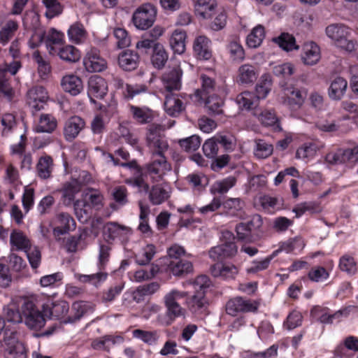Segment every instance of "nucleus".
<instances>
[{
    "mask_svg": "<svg viewBox=\"0 0 358 358\" xmlns=\"http://www.w3.org/2000/svg\"><path fill=\"white\" fill-rule=\"evenodd\" d=\"M143 191L148 194V199L154 206L164 203L171 196V188L166 184H157L151 187L148 185V190Z\"/></svg>",
    "mask_w": 358,
    "mask_h": 358,
    "instance_id": "17",
    "label": "nucleus"
},
{
    "mask_svg": "<svg viewBox=\"0 0 358 358\" xmlns=\"http://www.w3.org/2000/svg\"><path fill=\"white\" fill-rule=\"evenodd\" d=\"M236 102L242 110H251L258 104L257 96L254 92L248 91L239 94L236 98Z\"/></svg>",
    "mask_w": 358,
    "mask_h": 358,
    "instance_id": "41",
    "label": "nucleus"
},
{
    "mask_svg": "<svg viewBox=\"0 0 358 358\" xmlns=\"http://www.w3.org/2000/svg\"><path fill=\"white\" fill-rule=\"evenodd\" d=\"M339 268L342 271L350 275H355L358 271V266L354 257L347 254L340 258Z\"/></svg>",
    "mask_w": 358,
    "mask_h": 358,
    "instance_id": "57",
    "label": "nucleus"
},
{
    "mask_svg": "<svg viewBox=\"0 0 358 358\" xmlns=\"http://www.w3.org/2000/svg\"><path fill=\"white\" fill-rule=\"evenodd\" d=\"M164 108L166 113L172 117L178 116L185 109L183 102L178 94L173 92H168L165 95Z\"/></svg>",
    "mask_w": 358,
    "mask_h": 358,
    "instance_id": "24",
    "label": "nucleus"
},
{
    "mask_svg": "<svg viewBox=\"0 0 358 358\" xmlns=\"http://www.w3.org/2000/svg\"><path fill=\"white\" fill-rule=\"evenodd\" d=\"M205 106L210 115L216 116L223 113V99L217 95L206 96Z\"/></svg>",
    "mask_w": 358,
    "mask_h": 358,
    "instance_id": "43",
    "label": "nucleus"
},
{
    "mask_svg": "<svg viewBox=\"0 0 358 358\" xmlns=\"http://www.w3.org/2000/svg\"><path fill=\"white\" fill-rule=\"evenodd\" d=\"M238 81L243 84L255 82L257 78L255 67L250 64H243L238 69Z\"/></svg>",
    "mask_w": 358,
    "mask_h": 358,
    "instance_id": "51",
    "label": "nucleus"
},
{
    "mask_svg": "<svg viewBox=\"0 0 358 358\" xmlns=\"http://www.w3.org/2000/svg\"><path fill=\"white\" fill-rule=\"evenodd\" d=\"M124 341V338L121 336L107 335L100 339L92 341V347L94 350H103L109 351L110 348L117 344H121Z\"/></svg>",
    "mask_w": 358,
    "mask_h": 358,
    "instance_id": "34",
    "label": "nucleus"
},
{
    "mask_svg": "<svg viewBox=\"0 0 358 358\" xmlns=\"http://www.w3.org/2000/svg\"><path fill=\"white\" fill-rule=\"evenodd\" d=\"M123 230V227L119 224L115 222H108L103 227V234L104 238L107 241H114L122 234Z\"/></svg>",
    "mask_w": 358,
    "mask_h": 358,
    "instance_id": "60",
    "label": "nucleus"
},
{
    "mask_svg": "<svg viewBox=\"0 0 358 358\" xmlns=\"http://www.w3.org/2000/svg\"><path fill=\"white\" fill-rule=\"evenodd\" d=\"M186 296L187 292L177 289H172L164 296L166 311L165 315L159 318L163 325L169 326L176 318L184 315L185 310L180 306L178 301Z\"/></svg>",
    "mask_w": 358,
    "mask_h": 358,
    "instance_id": "2",
    "label": "nucleus"
},
{
    "mask_svg": "<svg viewBox=\"0 0 358 358\" xmlns=\"http://www.w3.org/2000/svg\"><path fill=\"white\" fill-rule=\"evenodd\" d=\"M83 65L88 72H101L106 69L107 62L97 48H91L83 58Z\"/></svg>",
    "mask_w": 358,
    "mask_h": 358,
    "instance_id": "13",
    "label": "nucleus"
},
{
    "mask_svg": "<svg viewBox=\"0 0 358 358\" xmlns=\"http://www.w3.org/2000/svg\"><path fill=\"white\" fill-rule=\"evenodd\" d=\"M259 121L266 127H271L275 131H281L279 120L273 110H265L259 115Z\"/></svg>",
    "mask_w": 358,
    "mask_h": 358,
    "instance_id": "52",
    "label": "nucleus"
},
{
    "mask_svg": "<svg viewBox=\"0 0 358 358\" xmlns=\"http://www.w3.org/2000/svg\"><path fill=\"white\" fill-rule=\"evenodd\" d=\"M211 41L205 36H199L194 42L193 50L196 57L202 60H208L212 57Z\"/></svg>",
    "mask_w": 358,
    "mask_h": 358,
    "instance_id": "23",
    "label": "nucleus"
},
{
    "mask_svg": "<svg viewBox=\"0 0 358 358\" xmlns=\"http://www.w3.org/2000/svg\"><path fill=\"white\" fill-rule=\"evenodd\" d=\"M215 0H196L194 3L195 14L203 19L211 17L216 8Z\"/></svg>",
    "mask_w": 358,
    "mask_h": 358,
    "instance_id": "35",
    "label": "nucleus"
},
{
    "mask_svg": "<svg viewBox=\"0 0 358 358\" xmlns=\"http://www.w3.org/2000/svg\"><path fill=\"white\" fill-rule=\"evenodd\" d=\"M110 248L106 244H100L98 259L96 262L97 271L90 275H80L79 280L83 283H89L96 287L104 282L108 275L106 270L110 260Z\"/></svg>",
    "mask_w": 358,
    "mask_h": 358,
    "instance_id": "1",
    "label": "nucleus"
},
{
    "mask_svg": "<svg viewBox=\"0 0 358 358\" xmlns=\"http://www.w3.org/2000/svg\"><path fill=\"white\" fill-rule=\"evenodd\" d=\"M80 189L76 182L72 180L64 183L62 188L63 203L68 206L74 203L75 196Z\"/></svg>",
    "mask_w": 358,
    "mask_h": 358,
    "instance_id": "40",
    "label": "nucleus"
},
{
    "mask_svg": "<svg viewBox=\"0 0 358 358\" xmlns=\"http://www.w3.org/2000/svg\"><path fill=\"white\" fill-rule=\"evenodd\" d=\"M145 166H139L132 171V176L126 180V183L141 190H148V184L145 181Z\"/></svg>",
    "mask_w": 358,
    "mask_h": 358,
    "instance_id": "32",
    "label": "nucleus"
},
{
    "mask_svg": "<svg viewBox=\"0 0 358 358\" xmlns=\"http://www.w3.org/2000/svg\"><path fill=\"white\" fill-rule=\"evenodd\" d=\"M222 237L226 241L209 250V257L213 261L230 258L237 253L238 248L234 241L235 238L233 234L230 231H225L223 233Z\"/></svg>",
    "mask_w": 358,
    "mask_h": 358,
    "instance_id": "6",
    "label": "nucleus"
},
{
    "mask_svg": "<svg viewBox=\"0 0 358 358\" xmlns=\"http://www.w3.org/2000/svg\"><path fill=\"white\" fill-rule=\"evenodd\" d=\"M169 268L173 275L180 276L192 272L193 266L188 260H171L169 263Z\"/></svg>",
    "mask_w": 358,
    "mask_h": 358,
    "instance_id": "44",
    "label": "nucleus"
},
{
    "mask_svg": "<svg viewBox=\"0 0 358 358\" xmlns=\"http://www.w3.org/2000/svg\"><path fill=\"white\" fill-rule=\"evenodd\" d=\"M59 57L68 63H75L80 58V51L71 45H66L59 47L57 49L56 54Z\"/></svg>",
    "mask_w": 358,
    "mask_h": 358,
    "instance_id": "37",
    "label": "nucleus"
},
{
    "mask_svg": "<svg viewBox=\"0 0 358 358\" xmlns=\"http://www.w3.org/2000/svg\"><path fill=\"white\" fill-rule=\"evenodd\" d=\"M145 166V177L152 182L162 181L167 173L171 170V166L165 156L157 157L152 156L151 161Z\"/></svg>",
    "mask_w": 358,
    "mask_h": 358,
    "instance_id": "5",
    "label": "nucleus"
},
{
    "mask_svg": "<svg viewBox=\"0 0 358 358\" xmlns=\"http://www.w3.org/2000/svg\"><path fill=\"white\" fill-rule=\"evenodd\" d=\"M18 28L17 23L14 20H8L0 30V43L6 45L12 38Z\"/></svg>",
    "mask_w": 358,
    "mask_h": 358,
    "instance_id": "59",
    "label": "nucleus"
},
{
    "mask_svg": "<svg viewBox=\"0 0 358 358\" xmlns=\"http://www.w3.org/2000/svg\"><path fill=\"white\" fill-rule=\"evenodd\" d=\"M159 289V285L157 282H151L137 287L133 294L134 300L140 302L143 300V297L155 293Z\"/></svg>",
    "mask_w": 358,
    "mask_h": 358,
    "instance_id": "54",
    "label": "nucleus"
},
{
    "mask_svg": "<svg viewBox=\"0 0 358 358\" xmlns=\"http://www.w3.org/2000/svg\"><path fill=\"white\" fill-rule=\"evenodd\" d=\"M3 311L7 322L18 324L23 321L22 311H20L18 306L14 301L5 307Z\"/></svg>",
    "mask_w": 358,
    "mask_h": 358,
    "instance_id": "53",
    "label": "nucleus"
},
{
    "mask_svg": "<svg viewBox=\"0 0 358 358\" xmlns=\"http://www.w3.org/2000/svg\"><path fill=\"white\" fill-rule=\"evenodd\" d=\"M69 39L76 44L83 43L87 36V32L83 25L79 22L73 24L67 31Z\"/></svg>",
    "mask_w": 358,
    "mask_h": 358,
    "instance_id": "45",
    "label": "nucleus"
},
{
    "mask_svg": "<svg viewBox=\"0 0 358 358\" xmlns=\"http://www.w3.org/2000/svg\"><path fill=\"white\" fill-rule=\"evenodd\" d=\"M263 224L261 215L254 214L249 219L238 224L236 231L238 239L243 241L250 242L252 239V233L259 229Z\"/></svg>",
    "mask_w": 358,
    "mask_h": 358,
    "instance_id": "9",
    "label": "nucleus"
},
{
    "mask_svg": "<svg viewBox=\"0 0 358 358\" xmlns=\"http://www.w3.org/2000/svg\"><path fill=\"white\" fill-rule=\"evenodd\" d=\"M258 307V303L254 300L236 297L227 303L226 312L230 315L236 316L239 313H255Z\"/></svg>",
    "mask_w": 358,
    "mask_h": 358,
    "instance_id": "10",
    "label": "nucleus"
},
{
    "mask_svg": "<svg viewBox=\"0 0 358 358\" xmlns=\"http://www.w3.org/2000/svg\"><path fill=\"white\" fill-rule=\"evenodd\" d=\"M264 37V27L261 24H258L248 34L246 39L247 45L249 48H256L262 44Z\"/></svg>",
    "mask_w": 358,
    "mask_h": 358,
    "instance_id": "47",
    "label": "nucleus"
},
{
    "mask_svg": "<svg viewBox=\"0 0 358 358\" xmlns=\"http://www.w3.org/2000/svg\"><path fill=\"white\" fill-rule=\"evenodd\" d=\"M103 196L97 189H89L83 194V206L99 210L103 206Z\"/></svg>",
    "mask_w": 358,
    "mask_h": 358,
    "instance_id": "33",
    "label": "nucleus"
},
{
    "mask_svg": "<svg viewBox=\"0 0 358 358\" xmlns=\"http://www.w3.org/2000/svg\"><path fill=\"white\" fill-rule=\"evenodd\" d=\"M186 303L189 310L194 314H201L207 308V301L202 292H195L193 296L187 299Z\"/></svg>",
    "mask_w": 358,
    "mask_h": 358,
    "instance_id": "30",
    "label": "nucleus"
},
{
    "mask_svg": "<svg viewBox=\"0 0 358 358\" xmlns=\"http://www.w3.org/2000/svg\"><path fill=\"white\" fill-rule=\"evenodd\" d=\"M186 32L182 29H176L170 38V45L176 54L181 55L185 51Z\"/></svg>",
    "mask_w": 358,
    "mask_h": 358,
    "instance_id": "39",
    "label": "nucleus"
},
{
    "mask_svg": "<svg viewBox=\"0 0 358 358\" xmlns=\"http://www.w3.org/2000/svg\"><path fill=\"white\" fill-rule=\"evenodd\" d=\"M147 143L154 157L165 156L169 147L166 136L155 130H150L147 135Z\"/></svg>",
    "mask_w": 358,
    "mask_h": 358,
    "instance_id": "12",
    "label": "nucleus"
},
{
    "mask_svg": "<svg viewBox=\"0 0 358 358\" xmlns=\"http://www.w3.org/2000/svg\"><path fill=\"white\" fill-rule=\"evenodd\" d=\"M57 127V120L51 115L42 114L38 125L36 127V131L38 133H52Z\"/></svg>",
    "mask_w": 358,
    "mask_h": 358,
    "instance_id": "49",
    "label": "nucleus"
},
{
    "mask_svg": "<svg viewBox=\"0 0 358 358\" xmlns=\"http://www.w3.org/2000/svg\"><path fill=\"white\" fill-rule=\"evenodd\" d=\"M139 63V56L134 50H125L118 57V64L124 71H131L136 69Z\"/></svg>",
    "mask_w": 358,
    "mask_h": 358,
    "instance_id": "26",
    "label": "nucleus"
},
{
    "mask_svg": "<svg viewBox=\"0 0 358 358\" xmlns=\"http://www.w3.org/2000/svg\"><path fill=\"white\" fill-rule=\"evenodd\" d=\"M33 59L38 64V72L42 79H45L51 71L50 63L45 60L38 50L33 53Z\"/></svg>",
    "mask_w": 358,
    "mask_h": 358,
    "instance_id": "58",
    "label": "nucleus"
},
{
    "mask_svg": "<svg viewBox=\"0 0 358 358\" xmlns=\"http://www.w3.org/2000/svg\"><path fill=\"white\" fill-rule=\"evenodd\" d=\"M212 275L224 280H234L238 273V268L231 263L217 262L210 267Z\"/></svg>",
    "mask_w": 358,
    "mask_h": 358,
    "instance_id": "18",
    "label": "nucleus"
},
{
    "mask_svg": "<svg viewBox=\"0 0 358 358\" xmlns=\"http://www.w3.org/2000/svg\"><path fill=\"white\" fill-rule=\"evenodd\" d=\"M48 96L45 88L43 86H35L27 92V103L35 111L43 110L46 105Z\"/></svg>",
    "mask_w": 358,
    "mask_h": 358,
    "instance_id": "15",
    "label": "nucleus"
},
{
    "mask_svg": "<svg viewBox=\"0 0 358 358\" xmlns=\"http://www.w3.org/2000/svg\"><path fill=\"white\" fill-rule=\"evenodd\" d=\"M273 41L287 52L299 49L294 36L289 33H282L279 36L274 38Z\"/></svg>",
    "mask_w": 358,
    "mask_h": 358,
    "instance_id": "48",
    "label": "nucleus"
},
{
    "mask_svg": "<svg viewBox=\"0 0 358 358\" xmlns=\"http://www.w3.org/2000/svg\"><path fill=\"white\" fill-rule=\"evenodd\" d=\"M156 16V8L150 3H145L134 11L132 15V22L136 29L146 30L152 26Z\"/></svg>",
    "mask_w": 358,
    "mask_h": 358,
    "instance_id": "7",
    "label": "nucleus"
},
{
    "mask_svg": "<svg viewBox=\"0 0 358 358\" xmlns=\"http://www.w3.org/2000/svg\"><path fill=\"white\" fill-rule=\"evenodd\" d=\"M273 145L264 140H258L256 143L255 155L259 159H265L273 153Z\"/></svg>",
    "mask_w": 358,
    "mask_h": 358,
    "instance_id": "64",
    "label": "nucleus"
},
{
    "mask_svg": "<svg viewBox=\"0 0 358 358\" xmlns=\"http://www.w3.org/2000/svg\"><path fill=\"white\" fill-rule=\"evenodd\" d=\"M168 55L166 52L164 47L160 43L157 45L155 50L152 51V55L151 58L153 66L160 69L163 68L167 62Z\"/></svg>",
    "mask_w": 358,
    "mask_h": 358,
    "instance_id": "56",
    "label": "nucleus"
},
{
    "mask_svg": "<svg viewBox=\"0 0 358 358\" xmlns=\"http://www.w3.org/2000/svg\"><path fill=\"white\" fill-rule=\"evenodd\" d=\"M236 183V179L234 177H227L222 180L214 182L210 188V192L214 195L217 194H224L235 186Z\"/></svg>",
    "mask_w": 358,
    "mask_h": 358,
    "instance_id": "46",
    "label": "nucleus"
},
{
    "mask_svg": "<svg viewBox=\"0 0 358 358\" xmlns=\"http://www.w3.org/2000/svg\"><path fill=\"white\" fill-rule=\"evenodd\" d=\"M3 355L5 358H27V350L21 342H19L15 331L4 332Z\"/></svg>",
    "mask_w": 358,
    "mask_h": 358,
    "instance_id": "8",
    "label": "nucleus"
},
{
    "mask_svg": "<svg viewBox=\"0 0 358 358\" xmlns=\"http://www.w3.org/2000/svg\"><path fill=\"white\" fill-rule=\"evenodd\" d=\"M10 243L17 250L24 251L31 245L30 240L20 231L13 230L10 236Z\"/></svg>",
    "mask_w": 358,
    "mask_h": 358,
    "instance_id": "50",
    "label": "nucleus"
},
{
    "mask_svg": "<svg viewBox=\"0 0 358 358\" xmlns=\"http://www.w3.org/2000/svg\"><path fill=\"white\" fill-rule=\"evenodd\" d=\"M43 311L47 318L60 319L67 314L69 310V303L64 300L48 299L42 306Z\"/></svg>",
    "mask_w": 358,
    "mask_h": 358,
    "instance_id": "14",
    "label": "nucleus"
},
{
    "mask_svg": "<svg viewBox=\"0 0 358 358\" xmlns=\"http://www.w3.org/2000/svg\"><path fill=\"white\" fill-rule=\"evenodd\" d=\"M352 306L339 310L334 313H329L327 308H320L318 310L320 312V315L318 316V320L322 324H331L334 320H339L343 315L347 316Z\"/></svg>",
    "mask_w": 358,
    "mask_h": 358,
    "instance_id": "42",
    "label": "nucleus"
},
{
    "mask_svg": "<svg viewBox=\"0 0 358 358\" xmlns=\"http://www.w3.org/2000/svg\"><path fill=\"white\" fill-rule=\"evenodd\" d=\"M201 139L197 135H192L179 141L180 146L187 152L196 151L201 145Z\"/></svg>",
    "mask_w": 358,
    "mask_h": 358,
    "instance_id": "61",
    "label": "nucleus"
},
{
    "mask_svg": "<svg viewBox=\"0 0 358 358\" xmlns=\"http://www.w3.org/2000/svg\"><path fill=\"white\" fill-rule=\"evenodd\" d=\"M285 103L292 110H296L304 102L306 92L304 90L292 87L287 89Z\"/></svg>",
    "mask_w": 358,
    "mask_h": 358,
    "instance_id": "29",
    "label": "nucleus"
},
{
    "mask_svg": "<svg viewBox=\"0 0 358 358\" xmlns=\"http://www.w3.org/2000/svg\"><path fill=\"white\" fill-rule=\"evenodd\" d=\"M94 311V305L88 301H76L72 305L73 315L68 317L64 323H74L83 317L92 314Z\"/></svg>",
    "mask_w": 358,
    "mask_h": 358,
    "instance_id": "21",
    "label": "nucleus"
},
{
    "mask_svg": "<svg viewBox=\"0 0 358 358\" xmlns=\"http://www.w3.org/2000/svg\"><path fill=\"white\" fill-rule=\"evenodd\" d=\"M107 91V83L103 78L99 76L90 77L88 81L87 94L92 102H94V98L103 99Z\"/></svg>",
    "mask_w": 358,
    "mask_h": 358,
    "instance_id": "20",
    "label": "nucleus"
},
{
    "mask_svg": "<svg viewBox=\"0 0 358 358\" xmlns=\"http://www.w3.org/2000/svg\"><path fill=\"white\" fill-rule=\"evenodd\" d=\"M182 71L179 66L169 69L162 76V82L168 92L178 90L181 87Z\"/></svg>",
    "mask_w": 358,
    "mask_h": 358,
    "instance_id": "22",
    "label": "nucleus"
},
{
    "mask_svg": "<svg viewBox=\"0 0 358 358\" xmlns=\"http://www.w3.org/2000/svg\"><path fill=\"white\" fill-rule=\"evenodd\" d=\"M301 59L306 65L313 66L316 64L320 59V47L313 41L305 43Z\"/></svg>",
    "mask_w": 358,
    "mask_h": 358,
    "instance_id": "27",
    "label": "nucleus"
},
{
    "mask_svg": "<svg viewBox=\"0 0 358 358\" xmlns=\"http://www.w3.org/2000/svg\"><path fill=\"white\" fill-rule=\"evenodd\" d=\"M129 108L132 117L139 124H148L154 119V111L146 106L139 107L131 105Z\"/></svg>",
    "mask_w": 358,
    "mask_h": 358,
    "instance_id": "31",
    "label": "nucleus"
},
{
    "mask_svg": "<svg viewBox=\"0 0 358 358\" xmlns=\"http://www.w3.org/2000/svg\"><path fill=\"white\" fill-rule=\"evenodd\" d=\"M327 163L331 165L355 163L358 162V145L353 148L338 149L325 156Z\"/></svg>",
    "mask_w": 358,
    "mask_h": 358,
    "instance_id": "11",
    "label": "nucleus"
},
{
    "mask_svg": "<svg viewBox=\"0 0 358 358\" xmlns=\"http://www.w3.org/2000/svg\"><path fill=\"white\" fill-rule=\"evenodd\" d=\"M85 122L83 118L74 115L69 118L64 127V136L66 141H73L85 128Z\"/></svg>",
    "mask_w": 358,
    "mask_h": 358,
    "instance_id": "19",
    "label": "nucleus"
},
{
    "mask_svg": "<svg viewBox=\"0 0 358 358\" xmlns=\"http://www.w3.org/2000/svg\"><path fill=\"white\" fill-rule=\"evenodd\" d=\"M19 303L21 306L23 320L26 326L32 330H41L46 323L47 317L44 312L41 311L35 303L28 299H20Z\"/></svg>",
    "mask_w": 358,
    "mask_h": 358,
    "instance_id": "3",
    "label": "nucleus"
},
{
    "mask_svg": "<svg viewBox=\"0 0 358 358\" xmlns=\"http://www.w3.org/2000/svg\"><path fill=\"white\" fill-rule=\"evenodd\" d=\"M24 252L26 253L31 267L34 269L37 268L41 262V252L39 248L35 245H31Z\"/></svg>",
    "mask_w": 358,
    "mask_h": 358,
    "instance_id": "62",
    "label": "nucleus"
},
{
    "mask_svg": "<svg viewBox=\"0 0 358 358\" xmlns=\"http://www.w3.org/2000/svg\"><path fill=\"white\" fill-rule=\"evenodd\" d=\"M61 85L63 90L73 96L79 94L83 89L81 79L75 75H67L62 78Z\"/></svg>",
    "mask_w": 358,
    "mask_h": 358,
    "instance_id": "28",
    "label": "nucleus"
},
{
    "mask_svg": "<svg viewBox=\"0 0 358 358\" xmlns=\"http://www.w3.org/2000/svg\"><path fill=\"white\" fill-rule=\"evenodd\" d=\"M348 87L346 80L341 77L336 78L329 87L328 93L330 99L340 100L345 94Z\"/></svg>",
    "mask_w": 358,
    "mask_h": 358,
    "instance_id": "36",
    "label": "nucleus"
},
{
    "mask_svg": "<svg viewBox=\"0 0 358 358\" xmlns=\"http://www.w3.org/2000/svg\"><path fill=\"white\" fill-rule=\"evenodd\" d=\"M38 176L43 180L51 177L53 171V159L49 155L41 156L36 165Z\"/></svg>",
    "mask_w": 358,
    "mask_h": 358,
    "instance_id": "38",
    "label": "nucleus"
},
{
    "mask_svg": "<svg viewBox=\"0 0 358 358\" xmlns=\"http://www.w3.org/2000/svg\"><path fill=\"white\" fill-rule=\"evenodd\" d=\"M46 10L45 15L47 18L52 19L62 12V6L57 0H42Z\"/></svg>",
    "mask_w": 358,
    "mask_h": 358,
    "instance_id": "63",
    "label": "nucleus"
},
{
    "mask_svg": "<svg viewBox=\"0 0 358 358\" xmlns=\"http://www.w3.org/2000/svg\"><path fill=\"white\" fill-rule=\"evenodd\" d=\"M325 31L327 36L335 43L336 46L348 52L355 50L357 43L348 38L350 29L346 25L342 23L331 24L326 27Z\"/></svg>",
    "mask_w": 358,
    "mask_h": 358,
    "instance_id": "4",
    "label": "nucleus"
},
{
    "mask_svg": "<svg viewBox=\"0 0 358 358\" xmlns=\"http://www.w3.org/2000/svg\"><path fill=\"white\" fill-rule=\"evenodd\" d=\"M155 252V245H147L135 255V261L139 265H147L152 259Z\"/></svg>",
    "mask_w": 358,
    "mask_h": 358,
    "instance_id": "55",
    "label": "nucleus"
},
{
    "mask_svg": "<svg viewBox=\"0 0 358 358\" xmlns=\"http://www.w3.org/2000/svg\"><path fill=\"white\" fill-rule=\"evenodd\" d=\"M222 214L229 217H236L241 220L245 219L243 210L244 201L239 198H229L222 202Z\"/></svg>",
    "mask_w": 358,
    "mask_h": 358,
    "instance_id": "16",
    "label": "nucleus"
},
{
    "mask_svg": "<svg viewBox=\"0 0 358 358\" xmlns=\"http://www.w3.org/2000/svg\"><path fill=\"white\" fill-rule=\"evenodd\" d=\"M46 48L50 55H55L57 49L59 48L64 41V35L62 32L57 30L55 28L50 29L47 33L44 32Z\"/></svg>",
    "mask_w": 358,
    "mask_h": 358,
    "instance_id": "25",
    "label": "nucleus"
}]
</instances>
